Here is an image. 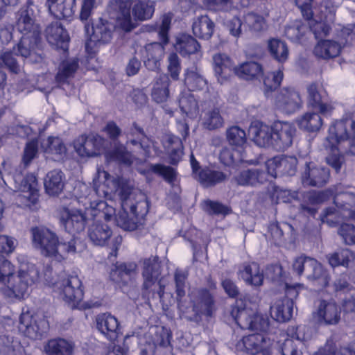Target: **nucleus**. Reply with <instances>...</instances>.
Returning <instances> with one entry per match:
<instances>
[{
    "label": "nucleus",
    "mask_w": 355,
    "mask_h": 355,
    "mask_svg": "<svg viewBox=\"0 0 355 355\" xmlns=\"http://www.w3.org/2000/svg\"><path fill=\"white\" fill-rule=\"evenodd\" d=\"M97 178L100 182L110 187V191H119L121 209L115 216L117 226L126 231H133L141 224L148 212V202L145 195L125 184L122 180L112 177L107 171L98 169Z\"/></svg>",
    "instance_id": "f257e3e1"
},
{
    "label": "nucleus",
    "mask_w": 355,
    "mask_h": 355,
    "mask_svg": "<svg viewBox=\"0 0 355 355\" xmlns=\"http://www.w3.org/2000/svg\"><path fill=\"white\" fill-rule=\"evenodd\" d=\"M324 146L328 151L326 162L337 173L345 163V153L355 155V120L345 115L334 122L329 128V136Z\"/></svg>",
    "instance_id": "f03ea898"
},
{
    "label": "nucleus",
    "mask_w": 355,
    "mask_h": 355,
    "mask_svg": "<svg viewBox=\"0 0 355 355\" xmlns=\"http://www.w3.org/2000/svg\"><path fill=\"white\" fill-rule=\"evenodd\" d=\"M75 195L78 198L79 202L83 203L86 207V210L83 211L79 209H69L67 207H62L59 211V219L61 226L66 232L71 234H75L81 232L85 230L86 223L90 221L89 218V211L91 209L90 203L95 205L96 202H91L89 196V189L85 184H79L78 188L74 189Z\"/></svg>",
    "instance_id": "7ed1b4c3"
},
{
    "label": "nucleus",
    "mask_w": 355,
    "mask_h": 355,
    "mask_svg": "<svg viewBox=\"0 0 355 355\" xmlns=\"http://www.w3.org/2000/svg\"><path fill=\"white\" fill-rule=\"evenodd\" d=\"M91 209L89 216L92 223L89 225L88 236L91 241L96 245H104L112 235V231L107 224L103 222L112 220L115 214L113 207L107 205L103 200L97 202L95 205L90 203Z\"/></svg>",
    "instance_id": "20e7f679"
},
{
    "label": "nucleus",
    "mask_w": 355,
    "mask_h": 355,
    "mask_svg": "<svg viewBox=\"0 0 355 355\" xmlns=\"http://www.w3.org/2000/svg\"><path fill=\"white\" fill-rule=\"evenodd\" d=\"M293 269L297 275H304L319 287L324 288L329 284V273L315 259L303 256L297 257L293 263Z\"/></svg>",
    "instance_id": "39448f33"
},
{
    "label": "nucleus",
    "mask_w": 355,
    "mask_h": 355,
    "mask_svg": "<svg viewBox=\"0 0 355 355\" xmlns=\"http://www.w3.org/2000/svg\"><path fill=\"white\" fill-rule=\"evenodd\" d=\"M37 277V271L27 272L21 270L18 274L12 273L6 280V284L1 285L3 295L11 300H21L28 293V289Z\"/></svg>",
    "instance_id": "423d86ee"
},
{
    "label": "nucleus",
    "mask_w": 355,
    "mask_h": 355,
    "mask_svg": "<svg viewBox=\"0 0 355 355\" xmlns=\"http://www.w3.org/2000/svg\"><path fill=\"white\" fill-rule=\"evenodd\" d=\"M171 19L168 15H164L161 24L158 26V35L160 42H152L144 47L146 60L144 65L150 70H155L159 66V60L164 55V45L168 42V31L170 28Z\"/></svg>",
    "instance_id": "0eeeda50"
},
{
    "label": "nucleus",
    "mask_w": 355,
    "mask_h": 355,
    "mask_svg": "<svg viewBox=\"0 0 355 355\" xmlns=\"http://www.w3.org/2000/svg\"><path fill=\"white\" fill-rule=\"evenodd\" d=\"M32 244L40 253L55 258L60 241L55 232L44 227H33L31 229Z\"/></svg>",
    "instance_id": "6e6552de"
},
{
    "label": "nucleus",
    "mask_w": 355,
    "mask_h": 355,
    "mask_svg": "<svg viewBox=\"0 0 355 355\" xmlns=\"http://www.w3.org/2000/svg\"><path fill=\"white\" fill-rule=\"evenodd\" d=\"M142 263V277L144 279L142 288L145 293H153L157 291L159 297L161 298L164 293V286L159 282V289L157 291L155 287L159 276L161 274V266L157 257H150L141 261Z\"/></svg>",
    "instance_id": "1a4fd4ad"
},
{
    "label": "nucleus",
    "mask_w": 355,
    "mask_h": 355,
    "mask_svg": "<svg viewBox=\"0 0 355 355\" xmlns=\"http://www.w3.org/2000/svg\"><path fill=\"white\" fill-rule=\"evenodd\" d=\"M272 340L261 334H252L243 336L236 344L237 352L249 355H271Z\"/></svg>",
    "instance_id": "9d476101"
},
{
    "label": "nucleus",
    "mask_w": 355,
    "mask_h": 355,
    "mask_svg": "<svg viewBox=\"0 0 355 355\" xmlns=\"http://www.w3.org/2000/svg\"><path fill=\"white\" fill-rule=\"evenodd\" d=\"M37 6L31 0L21 8L15 15L16 28L22 35H40V28L36 22Z\"/></svg>",
    "instance_id": "9b49d317"
},
{
    "label": "nucleus",
    "mask_w": 355,
    "mask_h": 355,
    "mask_svg": "<svg viewBox=\"0 0 355 355\" xmlns=\"http://www.w3.org/2000/svg\"><path fill=\"white\" fill-rule=\"evenodd\" d=\"M341 311L333 300L319 299L314 303L313 318L320 324L336 325L340 320Z\"/></svg>",
    "instance_id": "f8f14e48"
},
{
    "label": "nucleus",
    "mask_w": 355,
    "mask_h": 355,
    "mask_svg": "<svg viewBox=\"0 0 355 355\" xmlns=\"http://www.w3.org/2000/svg\"><path fill=\"white\" fill-rule=\"evenodd\" d=\"M18 328L25 336L32 340H38L48 331L49 324L45 318L33 316L26 312L21 314Z\"/></svg>",
    "instance_id": "ddd939ff"
},
{
    "label": "nucleus",
    "mask_w": 355,
    "mask_h": 355,
    "mask_svg": "<svg viewBox=\"0 0 355 355\" xmlns=\"http://www.w3.org/2000/svg\"><path fill=\"white\" fill-rule=\"evenodd\" d=\"M275 107L286 114H292L302 107L300 92L293 87H283L275 96Z\"/></svg>",
    "instance_id": "4468645a"
},
{
    "label": "nucleus",
    "mask_w": 355,
    "mask_h": 355,
    "mask_svg": "<svg viewBox=\"0 0 355 355\" xmlns=\"http://www.w3.org/2000/svg\"><path fill=\"white\" fill-rule=\"evenodd\" d=\"M191 300L194 312L193 321L198 322L202 316L211 317L215 310L214 296L206 288L198 289L192 293Z\"/></svg>",
    "instance_id": "2eb2a0df"
},
{
    "label": "nucleus",
    "mask_w": 355,
    "mask_h": 355,
    "mask_svg": "<svg viewBox=\"0 0 355 355\" xmlns=\"http://www.w3.org/2000/svg\"><path fill=\"white\" fill-rule=\"evenodd\" d=\"M298 294L295 287L286 286V295L277 300L270 307L272 318L281 322L289 320L293 316V300L297 298Z\"/></svg>",
    "instance_id": "dca6fc26"
},
{
    "label": "nucleus",
    "mask_w": 355,
    "mask_h": 355,
    "mask_svg": "<svg viewBox=\"0 0 355 355\" xmlns=\"http://www.w3.org/2000/svg\"><path fill=\"white\" fill-rule=\"evenodd\" d=\"M82 283L77 275H69L56 282L54 288L67 302H78L83 296Z\"/></svg>",
    "instance_id": "f3484780"
},
{
    "label": "nucleus",
    "mask_w": 355,
    "mask_h": 355,
    "mask_svg": "<svg viewBox=\"0 0 355 355\" xmlns=\"http://www.w3.org/2000/svg\"><path fill=\"white\" fill-rule=\"evenodd\" d=\"M297 159L293 156H277L268 159L265 164L268 176H293L297 171Z\"/></svg>",
    "instance_id": "a211bd4d"
},
{
    "label": "nucleus",
    "mask_w": 355,
    "mask_h": 355,
    "mask_svg": "<svg viewBox=\"0 0 355 355\" xmlns=\"http://www.w3.org/2000/svg\"><path fill=\"white\" fill-rule=\"evenodd\" d=\"M294 125L288 121H277L273 125L272 148L276 150H284L289 148L295 135Z\"/></svg>",
    "instance_id": "6ab92c4d"
},
{
    "label": "nucleus",
    "mask_w": 355,
    "mask_h": 355,
    "mask_svg": "<svg viewBox=\"0 0 355 355\" xmlns=\"http://www.w3.org/2000/svg\"><path fill=\"white\" fill-rule=\"evenodd\" d=\"M305 330V326L288 327L287 338L280 346L282 355H302L300 347L302 346V342L307 338Z\"/></svg>",
    "instance_id": "aec40b11"
},
{
    "label": "nucleus",
    "mask_w": 355,
    "mask_h": 355,
    "mask_svg": "<svg viewBox=\"0 0 355 355\" xmlns=\"http://www.w3.org/2000/svg\"><path fill=\"white\" fill-rule=\"evenodd\" d=\"M40 39V35H22L15 46L17 53L29 62H41L42 57L38 49Z\"/></svg>",
    "instance_id": "412c9836"
},
{
    "label": "nucleus",
    "mask_w": 355,
    "mask_h": 355,
    "mask_svg": "<svg viewBox=\"0 0 355 355\" xmlns=\"http://www.w3.org/2000/svg\"><path fill=\"white\" fill-rule=\"evenodd\" d=\"M105 140L98 135H82L74 141L76 153L81 157L97 156L103 149Z\"/></svg>",
    "instance_id": "4be33fe9"
},
{
    "label": "nucleus",
    "mask_w": 355,
    "mask_h": 355,
    "mask_svg": "<svg viewBox=\"0 0 355 355\" xmlns=\"http://www.w3.org/2000/svg\"><path fill=\"white\" fill-rule=\"evenodd\" d=\"M329 169L323 166H317L313 163H306L302 174V182L304 186L321 187L329 180Z\"/></svg>",
    "instance_id": "5701e85b"
},
{
    "label": "nucleus",
    "mask_w": 355,
    "mask_h": 355,
    "mask_svg": "<svg viewBox=\"0 0 355 355\" xmlns=\"http://www.w3.org/2000/svg\"><path fill=\"white\" fill-rule=\"evenodd\" d=\"M108 10L123 30L128 32L134 28L130 15V3L128 1L112 0L110 2Z\"/></svg>",
    "instance_id": "b1692460"
},
{
    "label": "nucleus",
    "mask_w": 355,
    "mask_h": 355,
    "mask_svg": "<svg viewBox=\"0 0 355 355\" xmlns=\"http://www.w3.org/2000/svg\"><path fill=\"white\" fill-rule=\"evenodd\" d=\"M201 121L202 126L209 130H214L224 125V119L220 108L215 106L211 101H204L201 104Z\"/></svg>",
    "instance_id": "393cba45"
},
{
    "label": "nucleus",
    "mask_w": 355,
    "mask_h": 355,
    "mask_svg": "<svg viewBox=\"0 0 355 355\" xmlns=\"http://www.w3.org/2000/svg\"><path fill=\"white\" fill-rule=\"evenodd\" d=\"M49 43L64 51L68 50L69 37L62 24L59 21L50 24L45 30Z\"/></svg>",
    "instance_id": "a878e982"
},
{
    "label": "nucleus",
    "mask_w": 355,
    "mask_h": 355,
    "mask_svg": "<svg viewBox=\"0 0 355 355\" xmlns=\"http://www.w3.org/2000/svg\"><path fill=\"white\" fill-rule=\"evenodd\" d=\"M268 173L265 166L241 171L234 177V180L241 186H257L268 180Z\"/></svg>",
    "instance_id": "bb28decb"
},
{
    "label": "nucleus",
    "mask_w": 355,
    "mask_h": 355,
    "mask_svg": "<svg viewBox=\"0 0 355 355\" xmlns=\"http://www.w3.org/2000/svg\"><path fill=\"white\" fill-rule=\"evenodd\" d=\"M308 104L318 110L320 114H328L332 109L326 102L324 92L319 86L313 83L306 87Z\"/></svg>",
    "instance_id": "cd10ccee"
},
{
    "label": "nucleus",
    "mask_w": 355,
    "mask_h": 355,
    "mask_svg": "<svg viewBox=\"0 0 355 355\" xmlns=\"http://www.w3.org/2000/svg\"><path fill=\"white\" fill-rule=\"evenodd\" d=\"M239 277L250 286L259 287L263 284L264 275L259 265L255 262L243 264L238 272Z\"/></svg>",
    "instance_id": "c85d7f7f"
},
{
    "label": "nucleus",
    "mask_w": 355,
    "mask_h": 355,
    "mask_svg": "<svg viewBox=\"0 0 355 355\" xmlns=\"http://www.w3.org/2000/svg\"><path fill=\"white\" fill-rule=\"evenodd\" d=\"M114 26L107 21L99 18L97 21L92 24V35H90L89 43L95 44H105L111 40Z\"/></svg>",
    "instance_id": "c756f323"
},
{
    "label": "nucleus",
    "mask_w": 355,
    "mask_h": 355,
    "mask_svg": "<svg viewBox=\"0 0 355 355\" xmlns=\"http://www.w3.org/2000/svg\"><path fill=\"white\" fill-rule=\"evenodd\" d=\"M97 329L111 341L115 340L119 334V324L117 319L109 313L98 315L96 319Z\"/></svg>",
    "instance_id": "7c9ffc66"
},
{
    "label": "nucleus",
    "mask_w": 355,
    "mask_h": 355,
    "mask_svg": "<svg viewBox=\"0 0 355 355\" xmlns=\"http://www.w3.org/2000/svg\"><path fill=\"white\" fill-rule=\"evenodd\" d=\"M49 10L58 19H67L75 12L76 0H47Z\"/></svg>",
    "instance_id": "2f4dec72"
},
{
    "label": "nucleus",
    "mask_w": 355,
    "mask_h": 355,
    "mask_svg": "<svg viewBox=\"0 0 355 355\" xmlns=\"http://www.w3.org/2000/svg\"><path fill=\"white\" fill-rule=\"evenodd\" d=\"M335 206L343 211L344 217L355 220V194L349 191L336 193L334 198Z\"/></svg>",
    "instance_id": "473e14b6"
},
{
    "label": "nucleus",
    "mask_w": 355,
    "mask_h": 355,
    "mask_svg": "<svg viewBox=\"0 0 355 355\" xmlns=\"http://www.w3.org/2000/svg\"><path fill=\"white\" fill-rule=\"evenodd\" d=\"M213 64L218 81L223 84L231 74L234 67L232 60L225 53H216L213 56Z\"/></svg>",
    "instance_id": "72a5a7b5"
},
{
    "label": "nucleus",
    "mask_w": 355,
    "mask_h": 355,
    "mask_svg": "<svg viewBox=\"0 0 355 355\" xmlns=\"http://www.w3.org/2000/svg\"><path fill=\"white\" fill-rule=\"evenodd\" d=\"M44 153L54 160L61 159L67 153V148L62 139L57 137H49L40 144Z\"/></svg>",
    "instance_id": "f704fd0d"
},
{
    "label": "nucleus",
    "mask_w": 355,
    "mask_h": 355,
    "mask_svg": "<svg viewBox=\"0 0 355 355\" xmlns=\"http://www.w3.org/2000/svg\"><path fill=\"white\" fill-rule=\"evenodd\" d=\"M86 248L85 243L79 238L73 236L67 242H60L57 248L55 259L60 261L67 258L69 254H75L83 252Z\"/></svg>",
    "instance_id": "c9c22d12"
},
{
    "label": "nucleus",
    "mask_w": 355,
    "mask_h": 355,
    "mask_svg": "<svg viewBox=\"0 0 355 355\" xmlns=\"http://www.w3.org/2000/svg\"><path fill=\"white\" fill-rule=\"evenodd\" d=\"M64 174L58 169L49 171L44 178V185L46 193L51 196L59 194L64 186Z\"/></svg>",
    "instance_id": "e433bc0d"
},
{
    "label": "nucleus",
    "mask_w": 355,
    "mask_h": 355,
    "mask_svg": "<svg viewBox=\"0 0 355 355\" xmlns=\"http://www.w3.org/2000/svg\"><path fill=\"white\" fill-rule=\"evenodd\" d=\"M295 122L300 130L309 132H318L323 124L322 117L315 112H306L297 117Z\"/></svg>",
    "instance_id": "4c0bfd02"
},
{
    "label": "nucleus",
    "mask_w": 355,
    "mask_h": 355,
    "mask_svg": "<svg viewBox=\"0 0 355 355\" xmlns=\"http://www.w3.org/2000/svg\"><path fill=\"white\" fill-rule=\"evenodd\" d=\"M214 23L207 15H201L194 19L192 31L194 35L200 39L209 40L213 35Z\"/></svg>",
    "instance_id": "58836bf2"
},
{
    "label": "nucleus",
    "mask_w": 355,
    "mask_h": 355,
    "mask_svg": "<svg viewBox=\"0 0 355 355\" xmlns=\"http://www.w3.org/2000/svg\"><path fill=\"white\" fill-rule=\"evenodd\" d=\"M170 79L166 74H159L155 79L153 89L152 98L157 103L166 102L169 97Z\"/></svg>",
    "instance_id": "ea45409f"
},
{
    "label": "nucleus",
    "mask_w": 355,
    "mask_h": 355,
    "mask_svg": "<svg viewBox=\"0 0 355 355\" xmlns=\"http://www.w3.org/2000/svg\"><path fill=\"white\" fill-rule=\"evenodd\" d=\"M340 50L341 46L338 42L332 40H321L314 47L313 53L319 58L327 60L338 56Z\"/></svg>",
    "instance_id": "a19ab883"
},
{
    "label": "nucleus",
    "mask_w": 355,
    "mask_h": 355,
    "mask_svg": "<svg viewBox=\"0 0 355 355\" xmlns=\"http://www.w3.org/2000/svg\"><path fill=\"white\" fill-rule=\"evenodd\" d=\"M250 133L254 142L260 147H272L273 137V127L266 125H254L251 127Z\"/></svg>",
    "instance_id": "79ce46f5"
},
{
    "label": "nucleus",
    "mask_w": 355,
    "mask_h": 355,
    "mask_svg": "<svg viewBox=\"0 0 355 355\" xmlns=\"http://www.w3.org/2000/svg\"><path fill=\"white\" fill-rule=\"evenodd\" d=\"M227 178V175L221 171L212 170L209 168L201 169L196 175V180L204 187H214L223 182Z\"/></svg>",
    "instance_id": "37998d69"
},
{
    "label": "nucleus",
    "mask_w": 355,
    "mask_h": 355,
    "mask_svg": "<svg viewBox=\"0 0 355 355\" xmlns=\"http://www.w3.org/2000/svg\"><path fill=\"white\" fill-rule=\"evenodd\" d=\"M74 345L73 343L62 338L51 339L44 346L47 355H71Z\"/></svg>",
    "instance_id": "c03bdc74"
},
{
    "label": "nucleus",
    "mask_w": 355,
    "mask_h": 355,
    "mask_svg": "<svg viewBox=\"0 0 355 355\" xmlns=\"http://www.w3.org/2000/svg\"><path fill=\"white\" fill-rule=\"evenodd\" d=\"M188 272L180 269H176L174 273V281L175 284L176 300L178 309L185 312L187 306L185 305L183 298L186 295V281Z\"/></svg>",
    "instance_id": "a18cd8bd"
},
{
    "label": "nucleus",
    "mask_w": 355,
    "mask_h": 355,
    "mask_svg": "<svg viewBox=\"0 0 355 355\" xmlns=\"http://www.w3.org/2000/svg\"><path fill=\"white\" fill-rule=\"evenodd\" d=\"M200 46L192 36L182 34L177 38L175 44V50L182 56L189 55L199 51Z\"/></svg>",
    "instance_id": "49530a36"
},
{
    "label": "nucleus",
    "mask_w": 355,
    "mask_h": 355,
    "mask_svg": "<svg viewBox=\"0 0 355 355\" xmlns=\"http://www.w3.org/2000/svg\"><path fill=\"white\" fill-rule=\"evenodd\" d=\"M164 146L168 154L170 163L173 165L178 164L183 155L182 140L178 137L168 135Z\"/></svg>",
    "instance_id": "de8ad7c7"
},
{
    "label": "nucleus",
    "mask_w": 355,
    "mask_h": 355,
    "mask_svg": "<svg viewBox=\"0 0 355 355\" xmlns=\"http://www.w3.org/2000/svg\"><path fill=\"white\" fill-rule=\"evenodd\" d=\"M137 270L135 263H121L116 264L110 272V278L116 283H126L128 278L135 275Z\"/></svg>",
    "instance_id": "09e8293b"
},
{
    "label": "nucleus",
    "mask_w": 355,
    "mask_h": 355,
    "mask_svg": "<svg viewBox=\"0 0 355 355\" xmlns=\"http://www.w3.org/2000/svg\"><path fill=\"white\" fill-rule=\"evenodd\" d=\"M181 111L191 118H195L199 113V105L194 96L189 91L182 92L179 98Z\"/></svg>",
    "instance_id": "8fccbe9b"
},
{
    "label": "nucleus",
    "mask_w": 355,
    "mask_h": 355,
    "mask_svg": "<svg viewBox=\"0 0 355 355\" xmlns=\"http://www.w3.org/2000/svg\"><path fill=\"white\" fill-rule=\"evenodd\" d=\"M220 159L225 165L230 166L239 162L253 164L252 160L247 159L245 153L241 150L223 148L220 153Z\"/></svg>",
    "instance_id": "3c124183"
},
{
    "label": "nucleus",
    "mask_w": 355,
    "mask_h": 355,
    "mask_svg": "<svg viewBox=\"0 0 355 355\" xmlns=\"http://www.w3.org/2000/svg\"><path fill=\"white\" fill-rule=\"evenodd\" d=\"M243 17L246 33H259L266 29V21L262 15L254 12H248Z\"/></svg>",
    "instance_id": "603ef678"
},
{
    "label": "nucleus",
    "mask_w": 355,
    "mask_h": 355,
    "mask_svg": "<svg viewBox=\"0 0 355 355\" xmlns=\"http://www.w3.org/2000/svg\"><path fill=\"white\" fill-rule=\"evenodd\" d=\"M79 60L76 58L63 60L59 67L58 72L55 76L57 82L64 83L67 79L73 76L79 66Z\"/></svg>",
    "instance_id": "864d4df0"
},
{
    "label": "nucleus",
    "mask_w": 355,
    "mask_h": 355,
    "mask_svg": "<svg viewBox=\"0 0 355 355\" xmlns=\"http://www.w3.org/2000/svg\"><path fill=\"white\" fill-rule=\"evenodd\" d=\"M309 33L308 26L300 21H295L285 28V36L293 42H302Z\"/></svg>",
    "instance_id": "5fc2aeb1"
},
{
    "label": "nucleus",
    "mask_w": 355,
    "mask_h": 355,
    "mask_svg": "<svg viewBox=\"0 0 355 355\" xmlns=\"http://www.w3.org/2000/svg\"><path fill=\"white\" fill-rule=\"evenodd\" d=\"M184 83L191 90H202L207 87V80L195 67L187 69Z\"/></svg>",
    "instance_id": "6e6d98bb"
},
{
    "label": "nucleus",
    "mask_w": 355,
    "mask_h": 355,
    "mask_svg": "<svg viewBox=\"0 0 355 355\" xmlns=\"http://www.w3.org/2000/svg\"><path fill=\"white\" fill-rule=\"evenodd\" d=\"M268 48L272 57L278 62H284L288 59V49L284 41L272 38L268 42Z\"/></svg>",
    "instance_id": "4d7b16f0"
},
{
    "label": "nucleus",
    "mask_w": 355,
    "mask_h": 355,
    "mask_svg": "<svg viewBox=\"0 0 355 355\" xmlns=\"http://www.w3.org/2000/svg\"><path fill=\"white\" fill-rule=\"evenodd\" d=\"M237 74L245 80L257 79L263 74L261 65L257 62H246L236 70Z\"/></svg>",
    "instance_id": "13d9d810"
},
{
    "label": "nucleus",
    "mask_w": 355,
    "mask_h": 355,
    "mask_svg": "<svg viewBox=\"0 0 355 355\" xmlns=\"http://www.w3.org/2000/svg\"><path fill=\"white\" fill-rule=\"evenodd\" d=\"M226 137L231 146H235L238 148V150L245 153L246 150L243 146L246 143L247 138L244 130L239 126H232L227 130Z\"/></svg>",
    "instance_id": "bf43d9fd"
},
{
    "label": "nucleus",
    "mask_w": 355,
    "mask_h": 355,
    "mask_svg": "<svg viewBox=\"0 0 355 355\" xmlns=\"http://www.w3.org/2000/svg\"><path fill=\"white\" fill-rule=\"evenodd\" d=\"M106 159L109 162H116L127 166L131 165L133 161L132 154L123 145L116 146L107 152L106 153Z\"/></svg>",
    "instance_id": "052dcab7"
},
{
    "label": "nucleus",
    "mask_w": 355,
    "mask_h": 355,
    "mask_svg": "<svg viewBox=\"0 0 355 355\" xmlns=\"http://www.w3.org/2000/svg\"><path fill=\"white\" fill-rule=\"evenodd\" d=\"M21 190L27 195H24L33 203H35L38 197V186L36 176L33 174L26 175L21 182Z\"/></svg>",
    "instance_id": "680f3d73"
},
{
    "label": "nucleus",
    "mask_w": 355,
    "mask_h": 355,
    "mask_svg": "<svg viewBox=\"0 0 355 355\" xmlns=\"http://www.w3.org/2000/svg\"><path fill=\"white\" fill-rule=\"evenodd\" d=\"M329 263L333 268L342 266L348 267L349 263L354 259V254L349 249H341L327 256Z\"/></svg>",
    "instance_id": "e2e57ef3"
},
{
    "label": "nucleus",
    "mask_w": 355,
    "mask_h": 355,
    "mask_svg": "<svg viewBox=\"0 0 355 355\" xmlns=\"http://www.w3.org/2000/svg\"><path fill=\"white\" fill-rule=\"evenodd\" d=\"M268 231L274 240L275 244H280L284 240V235H293L294 229L293 226L287 223H271Z\"/></svg>",
    "instance_id": "0e129e2a"
},
{
    "label": "nucleus",
    "mask_w": 355,
    "mask_h": 355,
    "mask_svg": "<svg viewBox=\"0 0 355 355\" xmlns=\"http://www.w3.org/2000/svg\"><path fill=\"white\" fill-rule=\"evenodd\" d=\"M320 218L323 223H327L330 227H334L344 220L349 219L348 217H344L343 211L336 207L325 209L320 214Z\"/></svg>",
    "instance_id": "69168bd1"
},
{
    "label": "nucleus",
    "mask_w": 355,
    "mask_h": 355,
    "mask_svg": "<svg viewBox=\"0 0 355 355\" xmlns=\"http://www.w3.org/2000/svg\"><path fill=\"white\" fill-rule=\"evenodd\" d=\"M132 12L137 19L146 20L153 16L154 7L149 0H135Z\"/></svg>",
    "instance_id": "338daca9"
},
{
    "label": "nucleus",
    "mask_w": 355,
    "mask_h": 355,
    "mask_svg": "<svg viewBox=\"0 0 355 355\" xmlns=\"http://www.w3.org/2000/svg\"><path fill=\"white\" fill-rule=\"evenodd\" d=\"M15 55H19L16 52L15 46L12 50L6 51L1 54V60L6 69L10 73L17 74L21 71V64Z\"/></svg>",
    "instance_id": "774afa93"
}]
</instances>
